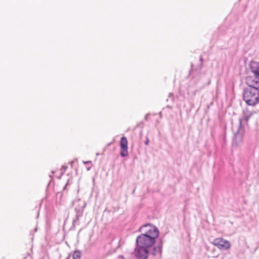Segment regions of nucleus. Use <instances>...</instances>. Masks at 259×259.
Here are the masks:
<instances>
[{"label":"nucleus","instance_id":"nucleus-7","mask_svg":"<svg viewBox=\"0 0 259 259\" xmlns=\"http://www.w3.org/2000/svg\"><path fill=\"white\" fill-rule=\"evenodd\" d=\"M120 154L121 156L128 155V141L125 137H122L120 141Z\"/></svg>","mask_w":259,"mask_h":259},{"label":"nucleus","instance_id":"nucleus-11","mask_svg":"<svg viewBox=\"0 0 259 259\" xmlns=\"http://www.w3.org/2000/svg\"><path fill=\"white\" fill-rule=\"evenodd\" d=\"M81 257V252L80 251L76 250L74 251L73 254V259H80Z\"/></svg>","mask_w":259,"mask_h":259},{"label":"nucleus","instance_id":"nucleus-6","mask_svg":"<svg viewBox=\"0 0 259 259\" xmlns=\"http://www.w3.org/2000/svg\"><path fill=\"white\" fill-rule=\"evenodd\" d=\"M244 133V128L239 126L237 132L234 135L233 144L236 146H239L242 144Z\"/></svg>","mask_w":259,"mask_h":259},{"label":"nucleus","instance_id":"nucleus-1","mask_svg":"<svg viewBox=\"0 0 259 259\" xmlns=\"http://www.w3.org/2000/svg\"><path fill=\"white\" fill-rule=\"evenodd\" d=\"M156 240L152 237H148L142 234L136 238L137 248L136 256L139 259H147L149 254L150 249L155 243Z\"/></svg>","mask_w":259,"mask_h":259},{"label":"nucleus","instance_id":"nucleus-9","mask_svg":"<svg viewBox=\"0 0 259 259\" xmlns=\"http://www.w3.org/2000/svg\"><path fill=\"white\" fill-rule=\"evenodd\" d=\"M250 67L251 72L254 76L259 77V63L255 61H251Z\"/></svg>","mask_w":259,"mask_h":259},{"label":"nucleus","instance_id":"nucleus-5","mask_svg":"<svg viewBox=\"0 0 259 259\" xmlns=\"http://www.w3.org/2000/svg\"><path fill=\"white\" fill-rule=\"evenodd\" d=\"M254 112L245 109L243 111V116L240 118L239 127L245 128V127L248 125V121L253 115Z\"/></svg>","mask_w":259,"mask_h":259},{"label":"nucleus","instance_id":"nucleus-2","mask_svg":"<svg viewBox=\"0 0 259 259\" xmlns=\"http://www.w3.org/2000/svg\"><path fill=\"white\" fill-rule=\"evenodd\" d=\"M243 100L249 106H254L259 102V89L247 87L244 89Z\"/></svg>","mask_w":259,"mask_h":259},{"label":"nucleus","instance_id":"nucleus-12","mask_svg":"<svg viewBox=\"0 0 259 259\" xmlns=\"http://www.w3.org/2000/svg\"><path fill=\"white\" fill-rule=\"evenodd\" d=\"M62 168H64V169L65 170L67 169V166H62Z\"/></svg>","mask_w":259,"mask_h":259},{"label":"nucleus","instance_id":"nucleus-13","mask_svg":"<svg viewBox=\"0 0 259 259\" xmlns=\"http://www.w3.org/2000/svg\"><path fill=\"white\" fill-rule=\"evenodd\" d=\"M148 143H149V141H148V140H147L146 141L145 144H146V145H148Z\"/></svg>","mask_w":259,"mask_h":259},{"label":"nucleus","instance_id":"nucleus-10","mask_svg":"<svg viewBox=\"0 0 259 259\" xmlns=\"http://www.w3.org/2000/svg\"><path fill=\"white\" fill-rule=\"evenodd\" d=\"M162 243H159L157 245L153 248L151 253L153 255L161 254L162 252Z\"/></svg>","mask_w":259,"mask_h":259},{"label":"nucleus","instance_id":"nucleus-4","mask_svg":"<svg viewBox=\"0 0 259 259\" xmlns=\"http://www.w3.org/2000/svg\"><path fill=\"white\" fill-rule=\"evenodd\" d=\"M211 243L217 246L220 250H227L230 248L231 243L227 240L222 238L214 239Z\"/></svg>","mask_w":259,"mask_h":259},{"label":"nucleus","instance_id":"nucleus-3","mask_svg":"<svg viewBox=\"0 0 259 259\" xmlns=\"http://www.w3.org/2000/svg\"><path fill=\"white\" fill-rule=\"evenodd\" d=\"M139 231L142 235L152 237L155 240L158 238L159 233L158 228L151 224H147L141 226Z\"/></svg>","mask_w":259,"mask_h":259},{"label":"nucleus","instance_id":"nucleus-8","mask_svg":"<svg viewBox=\"0 0 259 259\" xmlns=\"http://www.w3.org/2000/svg\"><path fill=\"white\" fill-rule=\"evenodd\" d=\"M246 82L248 85V87L257 88V89H259V77L254 75L248 76L246 78Z\"/></svg>","mask_w":259,"mask_h":259}]
</instances>
